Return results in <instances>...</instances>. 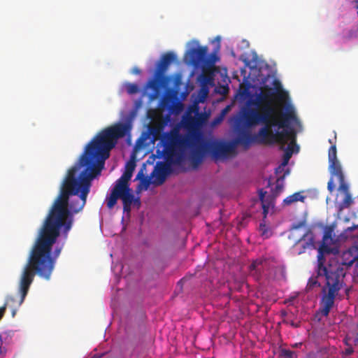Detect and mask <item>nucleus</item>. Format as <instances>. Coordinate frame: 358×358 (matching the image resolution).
<instances>
[{"instance_id":"nucleus-1","label":"nucleus","mask_w":358,"mask_h":358,"mask_svg":"<svg viewBox=\"0 0 358 358\" xmlns=\"http://www.w3.org/2000/svg\"><path fill=\"white\" fill-rule=\"evenodd\" d=\"M129 123L117 122L101 130L86 146L78 164L72 166L61 185L59 194L55 200L45 218L38 236L32 247L19 282L21 304L34 281V276L50 280L57 258L61 252L56 248L53 255L51 251L64 227L67 234L73 222L71 214L81 210L86 203L91 181L101 174L110 151L120 138L129 135Z\"/></svg>"},{"instance_id":"nucleus-2","label":"nucleus","mask_w":358,"mask_h":358,"mask_svg":"<svg viewBox=\"0 0 358 358\" xmlns=\"http://www.w3.org/2000/svg\"><path fill=\"white\" fill-rule=\"evenodd\" d=\"M273 89L265 87L259 93L247 100L241 109L239 116L233 120L234 129L238 136L236 143L248 149L252 143H267L269 140L283 141L287 136L286 130L272 131L273 127L281 128L287 126L291 113H280L279 119L273 107L274 97Z\"/></svg>"},{"instance_id":"nucleus-3","label":"nucleus","mask_w":358,"mask_h":358,"mask_svg":"<svg viewBox=\"0 0 358 358\" xmlns=\"http://www.w3.org/2000/svg\"><path fill=\"white\" fill-rule=\"evenodd\" d=\"M235 145L231 143L212 141L206 143L197 139L189 143V160L194 168L203 162L205 153H209L215 160L227 158L235 153Z\"/></svg>"},{"instance_id":"nucleus-4","label":"nucleus","mask_w":358,"mask_h":358,"mask_svg":"<svg viewBox=\"0 0 358 358\" xmlns=\"http://www.w3.org/2000/svg\"><path fill=\"white\" fill-rule=\"evenodd\" d=\"M324 277L326 285L328 287L327 293H325L322 299V308L321 313L324 316H327L334 306L335 297L341 289L340 275L337 272L328 270L322 263L319 262L317 268V278ZM320 286L317 277H312L309 279L307 287L312 289L315 286Z\"/></svg>"},{"instance_id":"nucleus-5","label":"nucleus","mask_w":358,"mask_h":358,"mask_svg":"<svg viewBox=\"0 0 358 358\" xmlns=\"http://www.w3.org/2000/svg\"><path fill=\"white\" fill-rule=\"evenodd\" d=\"M132 174L124 171L122 176L116 180L110 194L106 199L108 208L112 209L120 199L123 203L124 212L129 213L132 203L140 205L139 199H135L131 189L129 188V181Z\"/></svg>"},{"instance_id":"nucleus-6","label":"nucleus","mask_w":358,"mask_h":358,"mask_svg":"<svg viewBox=\"0 0 358 358\" xmlns=\"http://www.w3.org/2000/svg\"><path fill=\"white\" fill-rule=\"evenodd\" d=\"M196 140H189L180 136L177 131L165 134L161 141L163 145V152L167 161L175 164H180L182 156L178 152V148L185 143L189 147V143Z\"/></svg>"},{"instance_id":"nucleus-7","label":"nucleus","mask_w":358,"mask_h":358,"mask_svg":"<svg viewBox=\"0 0 358 358\" xmlns=\"http://www.w3.org/2000/svg\"><path fill=\"white\" fill-rule=\"evenodd\" d=\"M285 113H291L292 114V117L288 119L287 126L282 127L281 131L286 130L288 132L287 136H285L282 141H278L275 140H269L268 143H277L280 145L281 149L285 150V151H294V152H298L299 150V145L296 143V136L293 129L290 127V123L292 121L296 120V116L295 115L294 110L292 106L287 108V110Z\"/></svg>"},{"instance_id":"nucleus-8","label":"nucleus","mask_w":358,"mask_h":358,"mask_svg":"<svg viewBox=\"0 0 358 358\" xmlns=\"http://www.w3.org/2000/svg\"><path fill=\"white\" fill-rule=\"evenodd\" d=\"M176 60V55L172 52L165 53L161 58L157 64V71L155 73V78L148 81L147 87L154 90H157L160 85L159 79L163 76L165 71L167 70L170 64Z\"/></svg>"},{"instance_id":"nucleus-9","label":"nucleus","mask_w":358,"mask_h":358,"mask_svg":"<svg viewBox=\"0 0 358 358\" xmlns=\"http://www.w3.org/2000/svg\"><path fill=\"white\" fill-rule=\"evenodd\" d=\"M208 48L199 46L197 48H191L187 51L185 60L187 63L197 66L207 62Z\"/></svg>"},{"instance_id":"nucleus-10","label":"nucleus","mask_w":358,"mask_h":358,"mask_svg":"<svg viewBox=\"0 0 358 358\" xmlns=\"http://www.w3.org/2000/svg\"><path fill=\"white\" fill-rule=\"evenodd\" d=\"M315 236L310 229H308L306 233L296 242V245L301 244V249L297 252L301 255L306 250L315 249Z\"/></svg>"},{"instance_id":"nucleus-11","label":"nucleus","mask_w":358,"mask_h":358,"mask_svg":"<svg viewBox=\"0 0 358 358\" xmlns=\"http://www.w3.org/2000/svg\"><path fill=\"white\" fill-rule=\"evenodd\" d=\"M330 175L331 178L327 183V189L330 192H332L335 189L333 178L336 177L339 182V190L343 192L345 194L349 193L348 185L345 182V176L342 169L330 173Z\"/></svg>"},{"instance_id":"nucleus-12","label":"nucleus","mask_w":358,"mask_h":358,"mask_svg":"<svg viewBox=\"0 0 358 358\" xmlns=\"http://www.w3.org/2000/svg\"><path fill=\"white\" fill-rule=\"evenodd\" d=\"M329 171L332 173L342 169L341 164L337 158L336 145H331L328 151Z\"/></svg>"},{"instance_id":"nucleus-13","label":"nucleus","mask_w":358,"mask_h":358,"mask_svg":"<svg viewBox=\"0 0 358 358\" xmlns=\"http://www.w3.org/2000/svg\"><path fill=\"white\" fill-rule=\"evenodd\" d=\"M264 260L257 259L252 262L249 266L250 274L253 276L256 280H259L263 272V262Z\"/></svg>"},{"instance_id":"nucleus-14","label":"nucleus","mask_w":358,"mask_h":358,"mask_svg":"<svg viewBox=\"0 0 358 358\" xmlns=\"http://www.w3.org/2000/svg\"><path fill=\"white\" fill-rule=\"evenodd\" d=\"M304 191H301L298 192H295L292 195L288 196L283 200V203L286 206H290L293 203L301 201L304 202L306 196L303 195L302 194Z\"/></svg>"},{"instance_id":"nucleus-15","label":"nucleus","mask_w":358,"mask_h":358,"mask_svg":"<svg viewBox=\"0 0 358 358\" xmlns=\"http://www.w3.org/2000/svg\"><path fill=\"white\" fill-rule=\"evenodd\" d=\"M273 86H274V87H275V90H276V92H275L274 89L273 88V90L274 94H274V97H273V102L274 101V99H275V96H278V99H284V96H286V95H287V93L282 90V85H281L280 81L279 80H278V79H275V80H273ZM265 87H266V85L264 86V87L261 89L260 92H261V91H262V90ZM267 87H268V85H267ZM268 87H269V86H268ZM270 88H271V87H270ZM271 89H272V87H271Z\"/></svg>"},{"instance_id":"nucleus-16","label":"nucleus","mask_w":358,"mask_h":358,"mask_svg":"<svg viewBox=\"0 0 358 358\" xmlns=\"http://www.w3.org/2000/svg\"><path fill=\"white\" fill-rule=\"evenodd\" d=\"M168 170L169 167L166 164H162L160 167L157 168L155 183L161 185L165 181Z\"/></svg>"},{"instance_id":"nucleus-17","label":"nucleus","mask_w":358,"mask_h":358,"mask_svg":"<svg viewBox=\"0 0 358 358\" xmlns=\"http://www.w3.org/2000/svg\"><path fill=\"white\" fill-rule=\"evenodd\" d=\"M356 260H358V255L352 256V252L350 250L343 252L342 262L343 265L351 266Z\"/></svg>"},{"instance_id":"nucleus-18","label":"nucleus","mask_w":358,"mask_h":358,"mask_svg":"<svg viewBox=\"0 0 358 358\" xmlns=\"http://www.w3.org/2000/svg\"><path fill=\"white\" fill-rule=\"evenodd\" d=\"M288 174H289V170H287L282 176H280L277 178L276 185L273 190V194L275 196L278 195L282 191L283 187H284V185H283L284 180L286 176Z\"/></svg>"},{"instance_id":"nucleus-19","label":"nucleus","mask_w":358,"mask_h":358,"mask_svg":"<svg viewBox=\"0 0 358 358\" xmlns=\"http://www.w3.org/2000/svg\"><path fill=\"white\" fill-rule=\"evenodd\" d=\"M125 88L129 94H135L140 91L139 87L135 83H126Z\"/></svg>"},{"instance_id":"nucleus-20","label":"nucleus","mask_w":358,"mask_h":358,"mask_svg":"<svg viewBox=\"0 0 358 358\" xmlns=\"http://www.w3.org/2000/svg\"><path fill=\"white\" fill-rule=\"evenodd\" d=\"M352 203V199L350 193L345 194V198L341 203L343 208H348Z\"/></svg>"},{"instance_id":"nucleus-21","label":"nucleus","mask_w":358,"mask_h":358,"mask_svg":"<svg viewBox=\"0 0 358 358\" xmlns=\"http://www.w3.org/2000/svg\"><path fill=\"white\" fill-rule=\"evenodd\" d=\"M139 180H140V183L138 185V188L140 189H147L150 184V179L146 177L145 178H141Z\"/></svg>"},{"instance_id":"nucleus-22","label":"nucleus","mask_w":358,"mask_h":358,"mask_svg":"<svg viewBox=\"0 0 358 358\" xmlns=\"http://www.w3.org/2000/svg\"><path fill=\"white\" fill-rule=\"evenodd\" d=\"M136 164L134 161H129L126 164L125 171L132 174L135 169Z\"/></svg>"},{"instance_id":"nucleus-23","label":"nucleus","mask_w":358,"mask_h":358,"mask_svg":"<svg viewBox=\"0 0 358 358\" xmlns=\"http://www.w3.org/2000/svg\"><path fill=\"white\" fill-rule=\"evenodd\" d=\"M294 352L292 350L286 349H282L281 350V356L283 357L284 358H294Z\"/></svg>"},{"instance_id":"nucleus-24","label":"nucleus","mask_w":358,"mask_h":358,"mask_svg":"<svg viewBox=\"0 0 358 358\" xmlns=\"http://www.w3.org/2000/svg\"><path fill=\"white\" fill-rule=\"evenodd\" d=\"M306 226V220H301L298 222L294 223L292 225L291 229H299Z\"/></svg>"},{"instance_id":"nucleus-25","label":"nucleus","mask_w":358,"mask_h":358,"mask_svg":"<svg viewBox=\"0 0 358 358\" xmlns=\"http://www.w3.org/2000/svg\"><path fill=\"white\" fill-rule=\"evenodd\" d=\"M329 238H331V231H325V233H324V234L323 236V243L322 244V245H321V247L320 248V252H321L322 248L324 247V241H326Z\"/></svg>"},{"instance_id":"nucleus-26","label":"nucleus","mask_w":358,"mask_h":358,"mask_svg":"<svg viewBox=\"0 0 358 358\" xmlns=\"http://www.w3.org/2000/svg\"><path fill=\"white\" fill-rule=\"evenodd\" d=\"M293 153H294V151H285L283 158L285 159V160H289V159L292 157Z\"/></svg>"},{"instance_id":"nucleus-27","label":"nucleus","mask_w":358,"mask_h":358,"mask_svg":"<svg viewBox=\"0 0 358 358\" xmlns=\"http://www.w3.org/2000/svg\"><path fill=\"white\" fill-rule=\"evenodd\" d=\"M146 178V177L144 176L143 171V169H141V171H138V174L136 176L135 180H139L141 178Z\"/></svg>"},{"instance_id":"nucleus-28","label":"nucleus","mask_w":358,"mask_h":358,"mask_svg":"<svg viewBox=\"0 0 358 358\" xmlns=\"http://www.w3.org/2000/svg\"><path fill=\"white\" fill-rule=\"evenodd\" d=\"M263 213L264 217L266 216L268 211V206L266 205L264 203H262Z\"/></svg>"},{"instance_id":"nucleus-29","label":"nucleus","mask_w":358,"mask_h":358,"mask_svg":"<svg viewBox=\"0 0 358 358\" xmlns=\"http://www.w3.org/2000/svg\"><path fill=\"white\" fill-rule=\"evenodd\" d=\"M329 143L331 145H336V134L334 133V138L332 139H329Z\"/></svg>"},{"instance_id":"nucleus-30","label":"nucleus","mask_w":358,"mask_h":358,"mask_svg":"<svg viewBox=\"0 0 358 358\" xmlns=\"http://www.w3.org/2000/svg\"><path fill=\"white\" fill-rule=\"evenodd\" d=\"M289 324L294 328H297L300 326V322H295L294 321H291L289 322Z\"/></svg>"},{"instance_id":"nucleus-31","label":"nucleus","mask_w":358,"mask_h":358,"mask_svg":"<svg viewBox=\"0 0 358 358\" xmlns=\"http://www.w3.org/2000/svg\"><path fill=\"white\" fill-rule=\"evenodd\" d=\"M131 72L134 74H140L141 73V70L138 68H137V67H134V68L132 69Z\"/></svg>"},{"instance_id":"nucleus-32","label":"nucleus","mask_w":358,"mask_h":358,"mask_svg":"<svg viewBox=\"0 0 358 358\" xmlns=\"http://www.w3.org/2000/svg\"><path fill=\"white\" fill-rule=\"evenodd\" d=\"M264 194H265V193H264V192H262V190H261L260 194H259V199H260V200H261V201H262V203H264Z\"/></svg>"},{"instance_id":"nucleus-33","label":"nucleus","mask_w":358,"mask_h":358,"mask_svg":"<svg viewBox=\"0 0 358 358\" xmlns=\"http://www.w3.org/2000/svg\"><path fill=\"white\" fill-rule=\"evenodd\" d=\"M282 169V166L280 165L275 169V173H278L280 171H281Z\"/></svg>"},{"instance_id":"nucleus-34","label":"nucleus","mask_w":358,"mask_h":358,"mask_svg":"<svg viewBox=\"0 0 358 358\" xmlns=\"http://www.w3.org/2000/svg\"><path fill=\"white\" fill-rule=\"evenodd\" d=\"M289 160H285V159L283 158V162L281 164L282 166H285L287 164Z\"/></svg>"},{"instance_id":"nucleus-35","label":"nucleus","mask_w":358,"mask_h":358,"mask_svg":"<svg viewBox=\"0 0 358 358\" xmlns=\"http://www.w3.org/2000/svg\"><path fill=\"white\" fill-rule=\"evenodd\" d=\"M222 117H217V119L215 120L214 122H215V123H218L222 120Z\"/></svg>"},{"instance_id":"nucleus-36","label":"nucleus","mask_w":358,"mask_h":358,"mask_svg":"<svg viewBox=\"0 0 358 358\" xmlns=\"http://www.w3.org/2000/svg\"><path fill=\"white\" fill-rule=\"evenodd\" d=\"M355 8L356 9H357V10H358V0H355Z\"/></svg>"},{"instance_id":"nucleus-37","label":"nucleus","mask_w":358,"mask_h":358,"mask_svg":"<svg viewBox=\"0 0 358 358\" xmlns=\"http://www.w3.org/2000/svg\"><path fill=\"white\" fill-rule=\"evenodd\" d=\"M227 108H225L224 110H222V115H224V113L227 112Z\"/></svg>"},{"instance_id":"nucleus-38","label":"nucleus","mask_w":358,"mask_h":358,"mask_svg":"<svg viewBox=\"0 0 358 358\" xmlns=\"http://www.w3.org/2000/svg\"><path fill=\"white\" fill-rule=\"evenodd\" d=\"M355 228V227H349L348 229L350 230V231H352Z\"/></svg>"},{"instance_id":"nucleus-39","label":"nucleus","mask_w":358,"mask_h":358,"mask_svg":"<svg viewBox=\"0 0 358 358\" xmlns=\"http://www.w3.org/2000/svg\"><path fill=\"white\" fill-rule=\"evenodd\" d=\"M157 168L156 167V168H155V171H152V174H153V173H155V171H157Z\"/></svg>"},{"instance_id":"nucleus-40","label":"nucleus","mask_w":358,"mask_h":358,"mask_svg":"<svg viewBox=\"0 0 358 358\" xmlns=\"http://www.w3.org/2000/svg\"><path fill=\"white\" fill-rule=\"evenodd\" d=\"M347 352L350 354L351 352V350H347Z\"/></svg>"},{"instance_id":"nucleus-41","label":"nucleus","mask_w":358,"mask_h":358,"mask_svg":"<svg viewBox=\"0 0 358 358\" xmlns=\"http://www.w3.org/2000/svg\"><path fill=\"white\" fill-rule=\"evenodd\" d=\"M357 339H358V334H357Z\"/></svg>"}]
</instances>
